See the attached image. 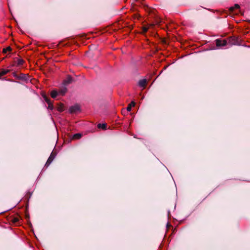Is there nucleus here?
I'll return each mask as SVG.
<instances>
[{
  "label": "nucleus",
  "mask_w": 250,
  "mask_h": 250,
  "mask_svg": "<svg viewBox=\"0 0 250 250\" xmlns=\"http://www.w3.org/2000/svg\"><path fill=\"white\" fill-rule=\"evenodd\" d=\"M42 97H43V98L44 100L45 101V102L48 104L47 108L50 109V110H52L53 109V108H54V106H53V104L52 103V102L46 97V95H42Z\"/></svg>",
  "instance_id": "f257e3e1"
},
{
  "label": "nucleus",
  "mask_w": 250,
  "mask_h": 250,
  "mask_svg": "<svg viewBox=\"0 0 250 250\" xmlns=\"http://www.w3.org/2000/svg\"><path fill=\"white\" fill-rule=\"evenodd\" d=\"M217 47L225 46L227 45V41L225 40L217 39L215 41Z\"/></svg>",
  "instance_id": "f03ea898"
},
{
  "label": "nucleus",
  "mask_w": 250,
  "mask_h": 250,
  "mask_svg": "<svg viewBox=\"0 0 250 250\" xmlns=\"http://www.w3.org/2000/svg\"><path fill=\"white\" fill-rule=\"evenodd\" d=\"M55 156L56 155L53 152L50 154V156L49 157L48 159L47 160V162L45 164V167H47L50 165V164L54 159Z\"/></svg>",
  "instance_id": "7ed1b4c3"
},
{
  "label": "nucleus",
  "mask_w": 250,
  "mask_h": 250,
  "mask_svg": "<svg viewBox=\"0 0 250 250\" xmlns=\"http://www.w3.org/2000/svg\"><path fill=\"white\" fill-rule=\"evenodd\" d=\"M80 110V106L78 105L72 106L69 108V111L71 113L77 112Z\"/></svg>",
  "instance_id": "20e7f679"
},
{
  "label": "nucleus",
  "mask_w": 250,
  "mask_h": 250,
  "mask_svg": "<svg viewBox=\"0 0 250 250\" xmlns=\"http://www.w3.org/2000/svg\"><path fill=\"white\" fill-rule=\"evenodd\" d=\"M73 81V79L72 77L70 76H68L66 78L63 80V84L64 85H67L70 83H71Z\"/></svg>",
  "instance_id": "39448f33"
},
{
  "label": "nucleus",
  "mask_w": 250,
  "mask_h": 250,
  "mask_svg": "<svg viewBox=\"0 0 250 250\" xmlns=\"http://www.w3.org/2000/svg\"><path fill=\"white\" fill-rule=\"evenodd\" d=\"M146 83V79H142L139 81L138 84L141 87H144Z\"/></svg>",
  "instance_id": "423d86ee"
},
{
  "label": "nucleus",
  "mask_w": 250,
  "mask_h": 250,
  "mask_svg": "<svg viewBox=\"0 0 250 250\" xmlns=\"http://www.w3.org/2000/svg\"><path fill=\"white\" fill-rule=\"evenodd\" d=\"M58 95H59V92L56 90H53L50 93L51 97L55 99Z\"/></svg>",
  "instance_id": "0eeeda50"
},
{
  "label": "nucleus",
  "mask_w": 250,
  "mask_h": 250,
  "mask_svg": "<svg viewBox=\"0 0 250 250\" xmlns=\"http://www.w3.org/2000/svg\"><path fill=\"white\" fill-rule=\"evenodd\" d=\"M67 88L66 87H64L61 89H60L58 92H59V95H62V96H63L67 92Z\"/></svg>",
  "instance_id": "6e6552de"
},
{
  "label": "nucleus",
  "mask_w": 250,
  "mask_h": 250,
  "mask_svg": "<svg viewBox=\"0 0 250 250\" xmlns=\"http://www.w3.org/2000/svg\"><path fill=\"white\" fill-rule=\"evenodd\" d=\"M107 125L106 124H99L97 125V127L98 128H101L103 130H105L106 128Z\"/></svg>",
  "instance_id": "1a4fd4ad"
},
{
  "label": "nucleus",
  "mask_w": 250,
  "mask_h": 250,
  "mask_svg": "<svg viewBox=\"0 0 250 250\" xmlns=\"http://www.w3.org/2000/svg\"><path fill=\"white\" fill-rule=\"evenodd\" d=\"M24 61L22 59H18L17 61V65L18 66H21L23 64Z\"/></svg>",
  "instance_id": "9d476101"
},
{
  "label": "nucleus",
  "mask_w": 250,
  "mask_h": 250,
  "mask_svg": "<svg viewBox=\"0 0 250 250\" xmlns=\"http://www.w3.org/2000/svg\"><path fill=\"white\" fill-rule=\"evenodd\" d=\"M9 70L2 69L0 71V78L9 72Z\"/></svg>",
  "instance_id": "9b49d317"
},
{
  "label": "nucleus",
  "mask_w": 250,
  "mask_h": 250,
  "mask_svg": "<svg viewBox=\"0 0 250 250\" xmlns=\"http://www.w3.org/2000/svg\"><path fill=\"white\" fill-rule=\"evenodd\" d=\"M17 79L19 80H25L26 79V76L24 74H21L18 77H17Z\"/></svg>",
  "instance_id": "f8f14e48"
},
{
  "label": "nucleus",
  "mask_w": 250,
  "mask_h": 250,
  "mask_svg": "<svg viewBox=\"0 0 250 250\" xmlns=\"http://www.w3.org/2000/svg\"><path fill=\"white\" fill-rule=\"evenodd\" d=\"M82 134L81 133H76L73 136L74 139H79L81 138Z\"/></svg>",
  "instance_id": "ddd939ff"
},
{
  "label": "nucleus",
  "mask_w": 250,
  "mask_h": 250,
  "mask_svg": "<svg viewBox=\"0 0 250 250\" xmlns=\"http://www.w3.org/2000/svg\"><path fill=\"white\" fill-rule=\"evenodd\" d=\"M240 8V6L239 4H235L234 5V7H230L229 8V10L230 11H233L234 10V9H239Z\"/></svg>",
  "instance_id": "4468645a"
},
{
  "label": "nucleus",
  "mask_w": 250,
  "mask_h": 250,
  "mask_svg": "<svg viewBox=\"0 0 250 250\" xmlns=\"http://www.w3.org/2000/svg\"><path fill=\"white\" fill-rule=\"evenodd\" d=\"M11 50V48L10 46H8L6 48H4L3 49V52L5 53L7 52V51H10Z\"/></svg>",
  "instance_id": "2eb2a0df"
},
{
  "label": "nucleus",
  "mask_w": 250,
  "mask_h": 250,
  "mask_svg": "<svg viewBox=\"0 0 250 250\" xmlns=\"http://www.w3.org/2000/svg\"><path fill=\"white\" fill-rule=\"evenodd\" d=\"M19 221V219L18 218H14L12 219V222L14 224L17 223Z\"/></svg>",
  "instance_id": "dca6fc26"
},
{
  "label": "nucleus",
  "mask_w": 250,
  "mask_h": 250,
  "mask_svg": "<svg viewBox=\"0 0 250 250\" xmlns=\"http://www.w3.org/2000/svg\"><path fill=\"white\" fill-rule=\"evenodd\" d=\"M131 105H129L127 107V110L129 111L131 110Z\"/></svg>",
  "instance_id": "f3484780"
},
{
  "label": "nucleus",
  "mask_w": 250,
  "mask_h": 250,
  "mask_svg": "<svg viewBox=\"0 0 250 250\" xmlns=\"http://www.w3.org/2000/svg\"><path fill=\"white\" fill-rule=\"evenodd\" d=\"M58 110H59V111H61H61H62L63 110V109L62 107H58Z\"/></svg>",
  "instance_id": "a211bd4d"
},
{
  "label": "nucleus",
  "mask_w": 250,
  "mask_h": 250,
  "mask_svg": "<svg viewBox=\"0 0 250 250\" xmlns=\"http://www.w3.org/2000/svg\"><path fill=\"white\" fill-rule=\"evenodd\" d=\"M129 105H131V107L132 106H134V105H135V103L133 102H132V103H131Z\"/></svg>",
  "instance_id": "6ab92c4d"
},
{
  "label": "nucleus",
  "mask_w": 250,
  "mask_h": 250,
  "mask_svg": "<svg viewBox=\"0 0 250 250\" xmlns=\"http://www.w3.org/2000/svg\"><path fill=\"white\" fill-rule=\"evenodd\" d=\"M147 29L146 28H144V31L145 32H146V31H147Z\"/></svg>",
  "instance_id": "aec40b11"
},
{
  "label": "nucleus",
  "mask_w": 250,
  "mask_h": 250,
  "mask_svg": "<svg viewBox=\"0 0 250 250\" xmlns=\"http://www.w3.org/2000/svg\"><path fill=\"white\" fill-rule=\"evenodd\" d=\"M19 76H17V75L16 74H14V77H15V78H17V77H18Z\"/></svg>",
  "instance_id": "412c9836"
},
{
  "label": "nucleus",
  "mask_w": 250,
  "mask_h": 250,
  "mask_svg": "<svg viewBox=\"0 0 250 250\" xmlns=\"http://www.w3.org/2000/svg\"><path fill=\"white\" fill-rule=\"evenodd\" d=\"M168 226H169V224L167 223V227H168Z\"/></svg>",
  "instance_id": "4be33fe9"
}]
</instances>
